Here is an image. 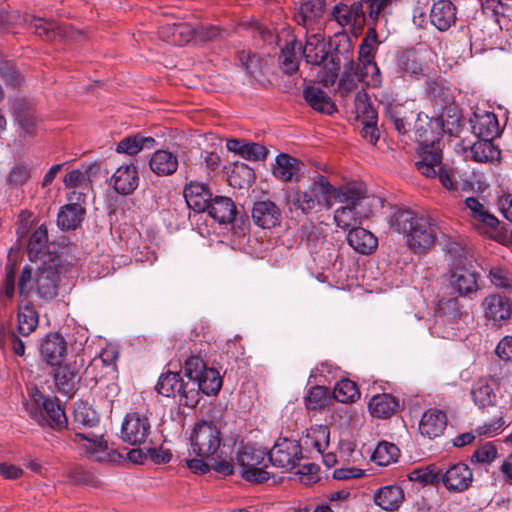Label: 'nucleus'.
<instances>
[{"label": "nucleus", "mask_w": 512, "mask_h": 512, "mask_svg": "<svg viewBox=\"0 0 512 512\" xmlns=\"http://www.w3.org/2000/svg\"><path fill=\"white\" fill-rule=\"evenodd\" d=\"M419 143V160L415 162L417 170L427 178L438 177L442 186L449 191H456L460 171L442 164L440 139L423 127H416Z\"/></svg>", "instance_id": "1"}, {"label": "nucleus", "mask_w": 512, "mask_h": 512, "mask_svg": "<svg viewBox=\"0 0 512 512\" xmlns=\"http://www.w3.org/2000/svg\"><path fill=\"white\" fill-rule=\"evenodd\" d=\"M359 195L353 188H336L326 177L317 174L305 190H297L293 194L292 203L303 214H310L316 210L330 209L335 201L357 199Z\"/></svg>", "instance_id": "2"}, {"label": "nucleus", "mask_w": 512, "mask_h": 512, "mask_svg": "<svg viewBox=\"0 0 512 512\" xmlns=\"http://www.w3.org/2000/svg\"><path fill=\"white\" fill-rule=\"evenodd\" d=\"M59 256H49L48 261L40 263L35 269L24 267L18 281L20 296L35 293L44 300L57 296L61 271Z\"/></svg>", "instance_id": "3"}, {"label": "nucleus", "mask_w": 512, "mask_h": 512, "mask_svg": "<svg viewBox=\"0 0 512 512\" xmlns=\"http://www.w3.org/2000/svg\"><path fill=\"white\" fill-rule=\"evenodd\" d=\"M388 223L391 229L405 237L407 245L415 253L424 252L435 241L427 219L411 209L396 208Z\"/></svg>", "instance_id": "4"}, {"label": "nucleus", "mask_w": 512, "mask_h": 512, "mask_svg": "<svg viewBox=\"0 0 512 512\" xmlns=\"http://www.w3.org/2000/svg\"><path fill=\"white\" fill-rule=\"evenodd\" d=\"M393 0H356L352 4H336L332 10L333 19L342 27L362 28L367 22L369 27L377 26L386 14Z\"/></svg>", "instance_id": "5"}, {"label": "nucleus", "mask_w": 512, "mask_h": 512, "mask_svg": "<svg viewBox=\"0 0 512 512\" xmlns=\"http://www.w3.org/2000/svg\"><path fill=\"white\" fill-rule=\"evenodd\" d=\"M185 376L188 379L186 386V406L195 407L200 399L201 393L205 395H216L222 387V378L217 369L208 367L198 356H190L184 365Z\"/></svg>", "instance_id": "6"}, {"label": "nucleus", "mask_w": 512, "mask_h": 512, "mask_svg": "<svg viewBox=\"0 0 512 512\" xmlns=\"http://www.w3.org/2000/svg\"><path fill=\"white\" fill-rule=\"evenodd\" d=\"M39 324V315L32 305L19 307L16 330L10 329L3 334V344L19 357L25 356V348L30 344L27 339Z\"/></svg>", "instance_id": "7"}, {"label": "nucleus", "mask_w": 512, "mask_h": 512, "mask_svg": "<svg viewBox=\"0 0 512 512\" xmlns=\"http://www.w3.org/2000/svg\"><path fill=\"white\" fill-rule=\"evenodd\" d=\"M220 446V430L213 421H202L195 424L190 435V455L214 458V456H218Z\"/></svg>", "instance_id": "8"}, {"label": "nucleus", "mask_w": 512, "mask_h": 512, "mask_svg": "<svg viewBox=\"0 0 512 512\" xmlns=\"http://www.w3.org/2000/svg\"><path fill=\"white\" fill-rule=\"evenodd\" d=\"M25 406L29 415L40 424L46 422L58 429L66 425V415L59 403L45 397L37 388L31 390V401Z\"/></svg>", "instance_id": "9"}, {"label": "nucleus", "mask_w": 512, "mask_h": 512, "mask_svg": "<svg viewBox=\"0 0 512 512\" xmlns=\"http://www.w3.org/2000/svg\"><path fill=\"white\" fill-rule=\"evenodd\" d=\"M267 453L253 446H242L236 456V462L241 467V475L246 481L263 483L269 479L265 470Z\"/></svg>", "instance_id": "10"}, {"label": "nucleus", "mask_w": 512, "mask_h": 512, "mask_svg": "<svg viewBox=\"0 0 512 512\" xmlns=\"http://www.w3.org/2000/svg\"><path fill=\"white\" fill-rule=\"evenodd\" d=\"M463 262L462 255L453 262L449 271L448 285L455 294L471 298L480 289L479 274Z\"/></svg>", "instance_id": "11"}, {"label": "nucleus", "mask_w": 512, "mask_h": 512, "mask_svg": "<svg viewBox=\"0 0 512 512\" xmlns=\"http://www.w3.org/2000/svg\"><path fill=\"white\" fill-rule=\"evenodd\" d=\"M73 441L89 459L97 462H117L122 456L112 449H108L107 443L102 436L91 432H77Z\"/></svg>", "instance_id": "12"}, {"label": "nucleus", "mask_w": 512, "mask_h": 512, "mask_svg": "<svg viewBox=\"0 0 512 512\" xmlns=\"http://www.w3.org/2000/svg\"><path fill=\"white\" fill-rule=\"evenodd\" d=\"M268 461L275 467L291 470L302 460V446L294 439L280 438L267 454Z\"/></svg>", "instance_id": "13"}, {"label": "nucleus", "mask_w": 512, "mask_h": 512, "mask_svg": "<svg viewBox=\"0 0 512 512\" xmlns=\"http://www.w3.org/2000/svg\"><path fill=\"white\" fill-rule=\"evenodd\" d=\"M353 188V190H357L359 192V197L357 199H347L343 201H338L339 203L344 204L342 207L338 208L334 212V220L336 225L341 229H352L353 227H358L357 225L361 223V218L363 214L358 210V207L361 205L362 201L365 199V191L360 184L349 183L341 189Z\"/></svg>", "instance_id": "14"}, {"label": "nucleus", "mask_w": 512, "mask_h": 512, "mask_svg": "<svg viewBox=\"0 0 512 512\" xmlns=\"http://www.w3.org/2000/svg\"><path fill=\"white\" fill-rule=\"evenodd\" d=\"M440 482L448 491L462 493L472 485V469L464 462H457L450 464L447 468H440Z\"/></svg>", "instance_id": "15"}, {"label": "nucleus", "mask_w": 512, "mask_h": 512, "mask_svg": "<svg viewBox=\"0 0 512 512\" xmlns=\"http://www.w3.org/2000/svg\"><path fill=\"white\" fill-rule=\"evenodd\" d=\"M151 434V424L145 415L128 413L121 427V438L124 442L136 446L146 443Z\"/></svg>", "instance_id": "16"}, {"label": "nucleus", "mask_w": 512, "mask_h": 512, "mask_svg": "<svg viewBox=\"0 0 512 512\" xmlns=\"http://www.w3.org/2000/svg\"><path fill=\"white\" fill-rule=\"evenodd\" d=\"M483 316L493 326H502L511 316L512 301L499 293L487 295L481 302Z\"/></svg>", "instance_id": "17"}, {"label": "nucleus", "mask_w": 512, "mask_h": 512, "mask_svg": "<svg viewBox=\"0 0 512 512\" xmlns=\"http://www.w3.org/2000/svg\"><path fill=\"white\" fill-rule=\"evenodd\" d=\"M463 205L471 224L480 233L486 234L499 225V220L478 198L467 197Z\"/></svg>", "instance_id": "18"}, {"label": "nucleus", "mask_w": 512, "mask_h": 512, "mask_svg": "<svg viewBox=\"0 0 512 512\" xmlns=\"http://www.w3.org/2000/svg\"><path fill=\"white\" fill-rule=\"evenodd\" d=\"M97 172L98 166L95 164H89L78 169H73L65 175L63 183L66 188L80 189L79 192H72V195L69 197L70 201H84L86 192L90 188L92 178L97 174Z\"/></svg>", "instance_id": "19"}, {"label": "nucleus", "mask_w": 512, "mask_h": 512, "mask_svg": "<svg viewBox=\"0 0 512 512\" xmlns=\"http://www.w3.org/2000/svg\"><path fill=\"white\" fill-rule=\"evenodd\" d=\"M413 101L398 102L392 100L384 105L386 117L393 123L399 134H405L410 126L409 119L414 113Z\"/></svg>", "instance_id": "20"}, {"label": "nucleus", "mask_w": 512, "mask_h": 512, "mask_svg": "<svg viewBox=\"0 0 512 512\" xmlns=\"http://www.w3.org/2000/svg\"><path fill=\"white\" fill-rule=\"evenodd\" d=\"M429 19L437 30L447 31L456 22L457 9L450 0H438L430 8Z\"/></svg>", "instance_id": "21"}, {"label": "nucleus", "mask_w": 512, "mask_h": 512, "mask_svg": "<svg viewBox=\"0 0 512 512\" xmlns=\"http://www.w3.org/2000/svg\"><path fill=\"white\" fill-rule=\"evenodd\" d=\"M67 352V343L60 333H50L42 340L40 353L50 365H59Z\"/></svg>", "instance_id": "22"}, {"label": "nucleus", "mask_w": 512, "mask_h": 512, "mask_svg": "<svg viewBox=\"0 0 512 512\" xmlns=\"http://www.w3.org/2000/svg\"><path fill=\"white\" fill-rule=\"evenodd\" d=\"M252 219L257 226L263 229H271L280 224L281 211L270 200L258 201L253 205Z\"/></svg>", "instance_id": "23"}, {"label": "nucleus", "mask_w": 512, "mask_h": 512, "mask_svg": "<svg viewBox=\"0 0 512 512\" xmlns=\"http://www.w3.org/2000/svg\"><path fill=\"white\" fill-rule=\"evenodd\" d=\"M29 259L33 262H46L49 256H57L54 252L50 251L48 245V234L45 225H40L30 236L27 246Z\"/></svg>", "instance_id": "24"}, {"label": "nucleus", "mask_w": 512, "mask_h": 512, "mask_svg": "<svg viewBox=\"0 0 512 512\" xmlns=\"http://www.w3.org/2000/svg\"><path fill=\"white\" fill-rule=\"evenodd\" d=\"M110 182L117 193L122 195L132 193L139 182L136 166L133 163L121 165L112 175Z\"/></svg>", "instance_id": "25"}, {"label": "nucleus", "mask_w": 512, "mask_h": 512, "mask_svg": "<svg viewBox=\"0 0 512 512\" xmlns=\"http://www.w3.org/2000/svg\"><path fill=\"white\" fill-rule=\"evenodd\" d=\"M446 426V414L442 410L430 408L421 417L419 431L422 436L434 439L443 434Z\"/></svg>", "instance_id": "26"}, {"label": "nucleus", "mask_w": 512, "mask_h": 512, "mask_svg": "<svg viewBox=\"0 0 512 512\" xmlns=\"http://www.w3.org/2000/svg\"><path fill=\"white\" fill-rule=\"evenodd\" d=\"M188 380L184 381L179 372L167 371L159 377L157 391L166 397L180 396V402L186 406V391Z\"/></svg>", "instance_id": "27"}, {"label": "nucleus", "mask_w": 512, "mask_h": 512, "mask_svg": "<svg viewBox=\"0 0 512 512\" xmlns=\"http://www.w3.org/2000/svg\"><path fill=\"white\" fill-rule=\"evenodd\" d=\"M325 5V0H306L302 2L298 12L294 15L295 22L307 30H313L323 16Z\"/></svg>", "instance_id": "28"}, {"label": "nucleus", "mask_w": 512, "mask_h": 512, "mask_svg": "<svg viewBox=\"0 0 512 512\" xmlns=\"http://www.w3.org/2000/svg\"><path fill=\"white\" fill-rule=\"evenodd\" d=\"M80 379L76 365H59L54 370V381L58 391L69 397L78 389Z\"/></svg>", "instance_id": "29"}, {"label": "nucleus", "mask_w": 512, "mask_h": 512, "mask_svg": "<svg viewBox=\"0 0 512 512\" xmlns=\"http://www.w3.org/2000/svg\"><path fill=\"white\" fill-rule=\"evenodd\" d=\"M302 167L303 163L300 160L281 153L276 157L273 175L283 182L299 181Z\"/></svg>", "instance_id": "30"}, {"label": "nucleus", "mask_w": 512, "mask_h": 512, "mask_svg": "<svg viewBox=\"0 0 512 512\" xmlns=\"http://www.w3.org/2000/svg\"><path fill=\"white\" fill-rule=\"evenodd\" d=\"M183 194L187 206L195 212L206 211L213 200L211 192L203 183H189L185 186Z\"/></svg>", "instance_id": "31"}, {"label": "nucleus", "mask_w": 512, "mask_h": 512, "mask_svg": "<svg viewBox=\"0 0 512 512\" xmlns=\"http://www.w3.org/2000/svg\"><path fill=\"white\" fill-rule=\"evenodd\" d=\"M473 133L478 138L494 139L499 135V123L496 115L492 112L475 113L470 120Z\"/></svg>", "instance_id": "32"}, {"label": "nucleus", "mask_w": 512, "mask_h": 512, "mask_svg": "<svg viewBox=\"0 0 512 512\" xmlns=\"http://www.w3.org/2000/svg\"><path fill=\"white\" fill-rule=\"evenodd\" d=\"M405 499L403 489L398 485L380 487L374 492L373 500L385 511L397 510Z\"/></svg>", "instance_id": "33"}, {"label": "nucleus", "mask_w": 512, "mask_h": 512, "mask_svg": "<svg viewBox=\"0 0 512 512\" xmlns=\"http://www.w3.org/2000/svg\"><path fill=\"white\" fill-rule=\"evenodd\" d=\"M347 242L356 252L364 255L371 254L378 246L377 238L362 227H353L347 235Z\"/></svg>", "instance_id": "34"}, {"label": "nucleus", "mask_w": 512, "mask_h": 512, "mask_svg": "<svg viewBox=\"0 0 512 512\" xmlns=\"http://www.w3.org/2000/svg\"><path fill=\"white\" fill-rule=\"evenodd\" d=\"M302 55L309 64H322L328 55L324 36L320 33H313L307 36L306 43L302 48Z\"/></svg>", "instance_id": "35"}, {"label": "nucleus", "mask_w": 512, "mask_h": 512, "mask_svg": "<svg viewBox=\"0 0 512 512\" xmlns=\"http://www.w3.org/2000/svg\"><path fill=\"white\" fill-rule=\"evenodd\" d=\"M149 167L157 176H169L178 168V158L168 150H156L149 161Z\"/></svg>", "instance_id": "36"}, {"label": "nucleus", "mask_w": 512, "mask_h": 512, "mask_svg": "<svg viewBox=\"0 0 512 512\" xmlns=\"http://www.w3.org/2000/svg\"><path fill=\"white\" fill-rule=\"evenodd\" d=\"M460 316L461 311L457 299L450 298L441 300L436 309L434 329L438 332L441 326L449 324L451 325V329L454 330V325L458 322Z\"/></svg>", "instance_id": "37"}, {"label": "nucleus", "mask_w": 512, "mask_h": 512, "mask_svg": "<svg viewBox=\"0 0 512 512\" xmlns=\"http://www.w3.org/2000/svg\"><path fill=\"white\" fill-rule=\"evenodd\" d=\"M81 201L69 203L61 208L57 216V224L62 230H75L83 221L85 209Z\"/></svg>", "instance_id": "38"}, {"label": "nucleus", "mask_w": 512, "mask_h": 512, "mask_svg": "<svg viewBox=\"0 0 512 512\" xmlns=\"http://www.w3.org/2000/svg\"><path fill=\"white\" fill-rule=\"evenodd\" d=\"M306 449H314L318 454H324L330 444V430L326 425H315L307 429L303 437Z\"/></svg>", "instance_id": "39"}, {"label": "nucleus", "mask_w": 512, "mask_h": 512, "mask_svg": "<svg viewBox=\"0 0 512 512\" xmlns=\"http://www.w3.org/2000/svg\"><path fill=\"white\" fill-rule=\"evenodd\" d=\"M209 215L221 224L231 223L237 214L234 202L225 196H216L208 207Z\"/></svg>", "instance_id": "40"}, {"label": "nucleus", "mask_w": 512, "mask_h": 512, "mask_svg": "<svg viewBox=\"0 0 512 512\" xmlns=\"http://www.w3.org/2000/svg\"><path fill=\"white\" fill-rule=\"evenodd\" d=\"M371 414L378 418H387L399 408V401L391 394L383 393L373 396L368 403Z\"/></svg>", "instance_id": "41"}, {"label": "nucleus", "mask_w": 512, "mask_h": 512, "mask_svg": "<svg viewBox=\"0 0 512 512\" xmlns=\"http://www.w3.org/2000/svg\"><path fill=\"white\" fill-rule=\"evenodd\" d=\"M303 96L306 102L316 111L332 114L335 111V105L327 93L317 86H309L303 90Z\"/></svg>", "instance_id": "42"}, {"label": "nucleus", "mask_w": 512, "mask_h": 512, "mask_svg": "<svg viewBox=\"0 0 512 512\" xmlns=\"http://www.w3.org/2000/svg\"><path fill=\"white\" fill-rule=\"evenodd\" d=\"M156 145V141L151 136L136 134L127 136L118 142L116 151L127 155H136L142 150L152 149Z\"/></svg>", "instance_id": "43"}, {"label": "nucleus", "mask_w": 512, "mask_h": 512, "mask_svg": "<svg viewBox=\"0 0 512 512\" xmlns=\"http://www.w3.org/2000/svg\"><path fill=\"white\" fill-rule=\"evenodd\" d=\"M471 395L474 403L479 408L493 406L497 400L493 384L485 378H481L474 383Z\"/></svg>", "instance_id": "44"}, {"label": "nucleus", "mask_w": 512, "mask_h": 512, "mask_svg": "<svg viewBox=\"0 0 512 512\" xmlns=\"http://www.w3.org/2000/svg\"><path fill=\"white\" fill-rule=\"evenodd\" d=\"M353 74L358 81L368 87H378L382 81L380 69L375 61L357 62L353 67Z\"/></svg>", "instance_id": "45"}, {"label": "nucleus", "mask_w": 512, "mask_h": 512, "mask_svg": "<svg viewBox=\"0 0 512 512\" xmlns=\"http://www.w3.org/2000/svg\"><path fill=\"white\" fill-rule=\"evenodd\" d=\"M301 48L296 40H291L281 49L278 61L284 73L292 74L298 70Z\"/></svg>", "instance_id": "46"}, {"label": "nucleus", "mask_w": 512, "mask_h": 512, "mask_svg": "<svg viewBox=\"0 0 512 512\" xmlns=\"http://www.w3.org/2000/svg\"><path fill=\"white\" fill-rule=\"evenodd\" d=\"M500 150L493 144L492 139L479 138L470 148L471 158L480 163L499 160Z\"/></svg>", "instance_id": "47"}, {"label": "nucleus", "mask_w": 512, "mask_h": 512, "mask_svg": "<svg viewBox=\"0 0 512 512\" xmlns=\"http://www.w3.org/2000/svg\"><path fill=\"white\" fill-rule=\"evenodd\" d=\"M411 482H417L423 486L440 483V468L436 464H429L412 469L407 474Z\"/></svg>", "instance_id": "48"}, {"label": "nucleus", "mask_w": 512, "mask_h": 512, "mask_svg": "<svg viewBox=\"0 0 512 512\" xmlns=\"http://www.w3.org/2000/svg\"><path fill=\"white\" fill-rule=\"evenodd\" d=\"M28 22L35 34L47 41L62 35V29L55 21L31 16Z\"/></svg>", "instance_id": "49"}, {"label": "nucleus", "mask_w": 512, "mask_h": 512, "mask_svg": "<svg viewBox=\"0 0 512 512\" xmlns=\"http://www.w3.org/2000/svg\"><path fill=\"white\" fill-rule=\"evenodd\" d=\"M359 397L360 392L356 383L349 379L338 381L333 389V398L341 403H353Z\"/></svg>", "instance_id": "50"}, {"label": "nucleus", "mask_w": 512, "mask_h": 512, "mask_svg": "<svg viewBox=\"0 0 512 512\" xmlns=\"http://www.w3.org/2000/svg\"><path fill=\"white\" fill-rule=\"evenodd\" d=\"M400 454L399 448L389 442H380L372 454V460L379 466H388L396 462Z\"/></svg>", "instance_id": "51"}, {"label": "nucleus", "mask_w": 512, "mask_h": 512, "mask_svg": "<svg viewBox=\"0 0 512 512\" xmlns=\"http://www.w3.org/2000/svg\"><path fill=\"white\" fill-rule=\"evenodd\" d=\"M331 400L329 390L324 386L311 387L304 397V403L309 410H320Z\"/></svg>", "instance_id": "52"}, {"label": "nucleus", "mask_w": 512, "mask_h": 512, "mask_svg": "<svg viewBox=\"0 0 512 512\" xmlns=\"http://www.w3.org/2000/svg\"><path fill=\"white\" fill-rule=\"evenodd\" d=\"M376 27L372 25L368 28L366 37L359 46L358 62L374 61V52L379 44Z\"/></svg>", "instance_id": "53"}, {"label": "nucleus", "mask_w": 512, "mask_h": 512, "mask_svg": "<svg viewBox=\"0 0 512 512\" xmlns=\"http://www.w3.org/2000/svg\"><path fill=\"white\" fill-rule=\"evenodd\" d=\"M498 457V449L493 442H486L478 447L471 455L473 464L490 465Z\"/></svg>", "instance_id": "54"}, {"label": "nucleus", "mask_w": 512, "mask_h": 512, "mask_svg": "<svg viewBox=\"0 0 512 512\" xmlns=\"http://www.w3.org/2000/svg\"><path fill=\"white\" fill-rule=\"evenodd\" d=\"M31 176V168L23 163H15L10 169L6 181L12 187H18L25 184Z\"/></svg>", "instance_id": "55"}, {"label": "nucleus", "mask_w": 512, "mask_h": 512, "mask_svg": "<svg viewBox=\"0 0 512 512\" xmlns=\"http://www.w3.org/2000/svg\"><path fill=\"white\" fill-rule=\"evenodd\" d=\"M356 114L362 122H377V113L366 94H358L355 98Z\"/></svg>", "instance_id": "56"}, {"label": "nucleus", "mask_w": 512, "mask_h": 512, "mask_svg": "<svg viewBox=\"0 0 512 512\" xmlns=\"http://www.w3.org/2000/svg\"><path fill=\"white\" fill-rule=\"evenodd\" d=\"M488 278L496 288L512 289V274L502 266L491 267Z\"/></svg>", "instance_id": "57"}, {"label": "nucleus", "mask_w": 512, "mask_h": 512, "mask_svg": "<svg viewBox=\"0 0 512 512\" xmlns=\"http://www.w3.org/2000/svg\"><path fill=\"white\" fill-rule=\"evenodd\" d=\"M238 176L242 179V181L238 183L240 187L249 186L255 180V173L253 169L244 163L235 165L231 172L230 180L235 181V178Z\"/></svg>", "instance_id": "58"}, {"label": "nucleus", "mask_w": 512, "mask_h": 512, "mask_svg": "<svg viewBox=\"0 0 512 512\" xmlns=\"http://www.w3.org/2000/svg\"><path fill=\"white\" fill-rule=\"evenodd\" d=\"M0 77L12 86L20 84L19 73L9 60L0 59Z\"/></svg>", "instance_id": "59"}, {"label": "nucleus", "mask_w": 512, "mask_h": 512, "mask_svg": "<svg viewBox=\"0 0 512 512\" xmlns=\"http://www.w3.org/2000/svg\"><path fill=\"white\" fill-rule=\"evenodd\" d=\"M399 67L405 73L410 75H418L422 72V66L416 59L415 55L406 52L403 53L399 59Z\"/></svg>", "instance_id": "60"}, {"label": "nucleus", "mask_w": 512, "mask_h": 512, "mask_svg": "<svg viewBox=\"0 0 512 512\" xmlns=\"http://www.w3.org/2000/svg\"><path fill=\"white\" fill-rule=\"evenodd\" d=\"M482 10L486 14L491 13L495 17V21L498 22V16H507L510 8L502 0H485L482 3Z\"/></svg>", "instance_id": "61"}, {"label": "nucleus", "mask_w": 512, "mask_h": 512, "mask_svg": "<svg viewBox=\"0 0 512 512\" xmlns=\"http://www.w3.org/2000/svg\"><path fill=\"white\" fill-rule=\"evenodd\" d=\"M237 58L242 67L250 74H255L260 68L259 57L250 51H239Z\"/></svg>", "instance_id": "62"}, {"label": "nucleus", "mask_w": 512, "mask_h": 512, "mask_svg": "<svg viewBox=\"0 0 512 512\" xmlns=\"http://www.w3.org/2000/svg\"><path fill=\"white\" fill-rule=\"evenodd\" d=\"M219 37H221V30L217 26L201 25L195 28V41L207 42L216 40Z\"/></svg>", "instance_id": "63"}, {"label": "nucleus", "mask_w": 512, "mask_h": 512, "mask_svg": "<svg viewBox=\"0 0 512 512\" xmlns=\"http://www.w3.org/2000/svg\"><path fill=\"white\" fill-rule=\"evenodd\" d=\"M267 156V149L259 143H245L242 157L249 161H261Z\"/></svg>", "instance_id": "64"}]
</instances>
